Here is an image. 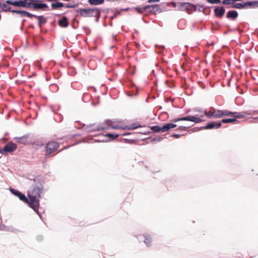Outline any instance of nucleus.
Masks as SVG:
<instances>
[{
	"label": "nucleus",
	"instance_id": "obj_1",
	"mask_svg": "<svg viewBox=\"0 0 258 258\" xmlns=\"http://www.w3.org/2000/svg\"><path fill=\"white\" fill-rule=\"evenodd\" d=\"M40 0H7L6 3L17 7L32 8L34 10H46L48 6L46 4L40 3Z\"/></svg>",
	"mask_w": 258,
	"mask_h": 258
},
{
	"label": "nucleus",
	"instance_id": "obj_2",
	"mask_svg": "<svg viewBox=\"0 0 258 258\" xmlns=\"http://www.w3.org/2000/svg\"><path fill=\"white\" fill-rule=\"evenodd\" d=\"M42 192V187L40 184L34 186L28 192V205L35 212L38 213L39 207V199Z\"/></svg>",
	"mask_w": 258,
	"mask_h": 258
},
{
	"label": "nucleus",
	"instance_id": "obj_3",
	"mask_svg": "<svg viewBox=\"0 0 258 258\" xmlns=\"http://www.w3.org/2000/svg\"><path fill=\"white\" fill-rule=\"evenodd\" d=\"M204 114L209 118H218L222 117L224 115H232L236 114L228 110H218L214 107H211L208 111H204Z\"/></svg>",
	"mask_w": 258,
	"mask_h": 258
},
{
	"label": "nucleus",
	"instance_id": "obj_4",
	"mask_svg": "<svg viewBox=\"0 0 258 258\" xmlns=\"http://www.w3.org/2000/svg\"><path fill=\"white\" fill-rule=\"evenodd\" d=\"M80 17H95L99 19L101 12L97 8L79 9L76 10Z\"/></svg>",
	"mask_w": 258,
	"mask_h": 258
},
{
	"label": "nucleus",
	"instance_id": "obj_5",
	"mask_svg": "<svg viewBox=\"0 0 258 258\" xmlns=\"http://www.w3.org/2000/svg\"><path fill=\"white\" fill-rule=\"evenodd\" d=\"M205 115H206L204 114V112H202L200 115H197L196 116L189 115L180 118H175L173 120V121L174 122H176L179 121H190L195 123H200L205 120L201 118L203 117Z\"/></svg>",
	"mask_w": 258,
	"mask_h": 258
},
{
	"label": "nucleus",
	"instance_id": "obj_6",
	"mask_svg": "<svg viewBox=\"0 0 258 258\" xmlns=\"http://www.w3.org/2000/svg\"><path fill=\"white\" fill-rule=\"evenodd\" d=\"M258 7V2H243L242 3H234L232 8L238 9H246L251 8Z\"/></svg>",
	"mask_w": 258,
	"mask_h": 258
},
{
	"label": "nucleus",
	"instance_id": "obj_7",
	"mask_svg": "<svg viewBox=\"0 0 258 258\" xmlns=\"http://www.w3.org/2000/svg\"><path fill=\"white\" fill-rule=\"evenodd\" d=\"M59 146V144L55 141L49 142L45 146V156H49L56 151Z\"/></svg>",
	"mask_w": 258,
	"mask_h": 258
},
{
	"label": "nucleus",
	"instance_id": "obj_8",
	"mask_svg": "<svg viewBox=\"0 0 258 258\" xmlns=\"http://www.w3.org/2000/svg\"><path fill=\"white\" fill-rule=\"evenodd\" d=\"M233 113H236V115H224V116H230L231 118L222 119L221 122L224 123H231L237 121V118H244L243 115H241V112H232Z\"/></svg>",
	"mask_w": 258,
	"mask_h": 258
},
{
	"label": "nucleus",
	"instance_id": "obj_9",
	"mask_svg": "<svg viewBox=\"0 0 258 258\" xmlns=\"http://www.w3.org/2000/svg\"><path fill=\"white\" fill-rule=\"evenodd\" d=\"M120 122H112L111 121H110L109 123H108V125L113 129H119V128H122V129H135L138 127L137 126L135 125V124H133L131 126L127 127V126H122L120 125Z\"/></svg>",
	"mask_w": 258,
	"mask_h": 258
},
{
	"label": "nucleus",
	"instance_id": "obj_10",
	"mask_svg": "<svg viewBox=\"0 0 258 258\" xmlns=\"http://www.w3.org/2000/svg\"><path fill=\"white\" fill-rule=\"evenodd\" d=\"M11 191L14 195L18 197L21 201L28 204V203H29L28 199L24 194H22L20 191L13 188L11 189Z\"/></svg>",
	"mask_w": 258,
	"mask_h": 258
},
{
	"label": "nucleus",
	"instance_id": "obj_11",
	"mask_svg": "<svg viewBox=\"0 0 258 258\" xmlns=\"http://www.w3.org/2000/svg\"><path fill=\"white\" fill-rule=\"evenodd\" d=\"M17 148V145L13 142H9L6 145L4 148L3 151L7 153H11L15 151Z\"/></svg>",
	"mask_w": 258,
	"mask_h": 258
},
{
	"label": "nucleus",
	"instance_id": "obj_12",
	"mask_svg": "<svg viewBox=\"0 0 258 258\" xmlns=\"http://www.w3.org/2000/svg\"><path fill=\"white\" fill-rule=\"evenodd\" d=\"M222 125L221 122H211L208 123L205 127V129L211 130L213 128H220Z\"/></svg>",
	"mask_w": 258,
	"mask_h": 258
},
{
	"label": "nucleus",
	"instance_id": "obj_13",
	"mask_svg": "<svg viewBox=\"0 0 258 258\" xmlns=\"http://www.w3.org/2000/svg\"><path fill=\"white\" fill-rule=\"evenodd\" d=\"M12 13L13 14H20L21 16H25L29 17L30 18H33V16H34V15H33L27 11H20V10H13L12 11Z\"/></svg>",
	"mask_w": 258,
	"mask_h": 258
},
{
	"label": "nucleus",
	"instance_id": "obj_14",
	"mask_svg": "<svg viewBox=\"0 0 258 258\" xmlns=\"http://www.w3.org/2000/svg\"><path fill=\"white\" fill-rule=\"evenodd\" d=\"M225 12V11L223 7H216L214 9L215 15L218 18H222Z\"/></svg>",
	"mask_w": 258,
	"mask_h": 258
},
{
	"label": "nucleus",
	"instance_id": "obj_15",
	"mask_svg": "<svg viewBox=\"0 0 258 258\" xmlns=\"http://www.w3.org/2000/svg\"><path fill=\"white\" fill-rule=\"evenodd\" d=\"M58 24L59 26L61 27H67L69 25V21L68 18L66 16H63L61 19H60Z\"/></svg>",
	"mask_w": 258,
	"mask_h": 258
},
{
	"label": "nucleus",
	"instance_id": "obj_16",
	"mask_svg": "<svg viewBox=\"0 0 258 258\" xmlns=\"http://www.w3.org/2000/svg\"><path fill=\"white\" fill-rule=\"evenodd\" d=\"M177 125L174 123H166L162 126V132H166L168 131L170 129L176 127Z\"/></svg>",
	"mask_w": 258,
	"mask_h": 258
},
{
	"label": "nucleus",
	"instance_id": "obj_17",
	"mask_svg": "<svg viewBox=\"0 0 258 258\" xmlns=\"http://www.w3.org/2000/svg\"><path fill=\"white\" fill-rule=\"evenodd\" d=\"M177 125L174 123H166L162 126V132H166L168 131L170 129L176 127Z\"/></svg>",
	"mask_w": 258,
	"mask_h": 258
},
{
	"label": "nucleus",
	"instance_id": "obj_18",
	"mask_svg": "<svg viewBox=\"0 0 258 258\" xmlns=\"http://www.w3.org/2000/svg\"><path fill=\"white\" fill-rule=\"evenodd\" d=\"M238 16V13L236 11H230L227 13L226 17L228 19H235Z\"/></svg>",
	"mask_w": 258,
	"mask_h": 258
},
{
	"label": "nucleus",
	"instance_id": "obj_19",
	"mask_svg": "<svg viewBox=\"0 0 258 258\" xmlns=\"http://www.w3.org/2000/svg\"><path fill=\"white\" fill-rule=\"evenodd\" d=\"M34 18H37L38 20V25L39 27H41L42 24H45L47 22L46 19L43 16H33Z\"/></svg>",
	"mask_w": 258,
	"mask_h": 258
},
{
	"label": "nucleus",
	"instance_id": "obj_20",
	"mask_svg": "<svg viewBox=\"0 0 258 258\" xmlns=\"http://www.w3.org/2000/svg\"><path fill=\"white\" fill-rule=\"evenodd\" d=\"M65 6V4H63L61 2H57L55 3H52L51 5V8L52 9H57L60 8L64 7Z\"/></svg>",
	"mask_w": 258,
	"mask_h": 258
},
{
	"label": "nucleus",
	"instance_id": "obj_21",
	"mask_svg": "<svg viewBox=\"0 0 258 258\" xmlns=\"http://www.w3.org/2000/svg\"><path fill=\"white\" fill-rule=\"evenodd\" d=\"M2 11L5 12H12L13 10H12V8L10 6L8 5L7 3H3L2 6L1 7Z\"/></svg>",
	"mask_w": 258,
	"mask_h": 258
},
{
	"label": "nucleus",
	"instance_id": "obj_22",
	"mask_svg": "<svg viewBox=\"0 0 258 258\" xmlns=\"http://www.w3.org/2000/svg\"><path fill=\"white\" fill-rule=\"evenodd\" d=\"M258 114V110H248L241 113V115H243L244 117L247 115H253Z\"/></svg>",
	"mask_w": 258,
	"mask_h": 258
},
{
	"label": "nucleus",
	"instance_id": "obj_23",
	"mask_svg": "<svg viewBox=\"0 0 258 258\" xmlns=\"http://www.w3.org/2000/svg\"><path fill=\"white\" fill-rule=\"evenodd\" d=\"M88 2L91 5H99L103 4L104 0H88Z\"/></svg>",
	"mask_w": 258,
	"mask_h": 258
},
{
	"label": "nucleus",
	"instance_id": "obj_24",
	"mask_svg": "<svg viewBox=\"0 0 258 258\" xmlns=\"http://www.w3.org/2000/svg\"><path fill=\"white\" fill-rule=\"evenodd\" d=\"M28 136H24L22 137L17 138V142L19 143L26 144L27 143Z\"/></svg>",
	"mask_w": 258,
	"mask_h": 258
},
{
	"label": "nucleus",
	"instance_id": "obj_25",
	"mask_svg": "<svg viewBox=\"0 0 258 258\" xmlns=\"http://www.w3.org/2000/svg\"><path fill=\"white\" fill-rule=\"evenodd\" d=\"M151 6H148V5L146 6L143 8L136 7L135 10H136L138 13L140 14H142L145 10L150 9Z\"/></svg>",
	"mask_w": 258,
	"mask_h": 258
},
{
	"label": "nucleus",
	"instance_id": "obj_26",
	"mask_svg": "<svg viewBox=\"0 0 258 258\" xmlns=\"http://www.w3.org/2000/svg\"><path fill=\"white\" fill-rule=\"evenodd\" d=\"M145 240L144 243L148 246H150L152 242V238L149 235H146L144 236Z\"/></svg>",
	"mask_w": 258,
	"mask_h": 258
},
{
	"label": "nucleus",
	"instance_id": "obj_27",
	"mask_svg": "<svg viewBox=\"0 0 258 258\" xmlns=\"http://www.w3.org/2000/svg\"><path fill=\"white\" fill-rule=\"evenodd\" d=\"M151 130L155 133H159L160 132H162V127L158 126V125H155L151 127Z\"/></svg>",
	"mask_w": 258,
	"mask_h": 258
},
{
	"label": "nucleus",
	"instance_id": "obj_28",
	"mask_svg": "<svg viewBox=\"0 0 258 258\" xmlns=\"http://www.w3.org/2000/svg\"><path fill=\"white\" fill-rule=\"evenodd\" d=\"M79 6L78 3L76 4H72V3H69L65 4V6L64 7L67 8H75L78 7Z\"/></svg>",
	"mask_w": 258,
	"mask_h": 258
},
{
	"label": "nucleus",
	"instance_id": "obj_29",
	"mask_svg": "<svg viewBox=\"0 0 258 258\" xmlns=\"http://www.w3.org/2000/svg\"><path fill=\"white\" fill-rule=\"evenodd\" d=\"M234 2L233 0H223L222 1V4L224 5H232L234 4Z\"/></svg>",
	"mask_w": 258,
	"mask_h": 258
},
{
	"label": "nucleus",
	"instance_id": "obj_30",
	"mask_svg": "<svg viewBox=\"0 0 258 258\" xmlns=\"http://www.w3.org/2000/svg\"><path fill=\"white\" fill-rule=\"evenodd\" d=\"M148 6H151L150 8H152L153 10H155L156 11H158L160 9V7L158 5H148Z\"/></svg>",
	"mask_w": 258,
	"mask_h": 258
},
{
	"label": "nucleus",
	"instance_id": "obj_31",
	"mask_svg": "<svg viewBox=\"0 0 258 258\" xmlns=\"http://www.w3.org/2000/svg\"><path fill=\"white\" fill-rule=\"evenodd\" d=\"M106 137L112 138L113 139H114L117 138L119 136V135L116 134H107L106 135Z\"/></svg>",
	"mask_w": 258,
	"mask_h": 258
},
{
	"label": "nucleus",
	"instance_id": "obj_32",
	"mask_svg": "<svg viewBox=\"0 0 258 258\" xmlns=\"http://www.w3.org/2000/svg\"><path fill=\"white\" fill-rule=\"evenodd\" d=\"M190 126H180L178 127V130H186L189 128Z\"/></svg>",
	"mask_w": 258,
	"mask_h": 258
},
{
	"label": "nucleus",
	"instance_id": "obj_33",
	"mask_svg": "<svg viewBox=\"0 0 258 258\" xmlns=\"http://www.w3.org/2000/svg\"><path fill=\"white\" fill-rule=\"evenodd\" d=\"M104 129V127H95L93 128V131H99V130H103Z\"/></svg>",
	"mask_w": 258,
	"mask_h": 258
},
{
	"label": "nucleus",
	"instance_id": "obj_34",
	"mask_svg": "<svg viewBox=\"0 0 258 258\" xmlns=\"http://www.w3.org/2000/svg\"><path fill=\"white\" fill-rule=\"evenodd\" d=\"M181 136V135L176 134H174L172 135V137H174L177 139L179 138Z\"/></svg>",
	"mask_w": 258,
	"mask_h": 258
},
{
	"label": "nucleus",
	"instance_id": "obj_35",
	"mask_svg": "<svg viewBox=\"0 0 258 258\" xmlns=\"http://www.w3.org/2000/svg\"><path fill=\"white\" fill-rule=\"evenodd\" d=\"M159 2V0H149L148 3H155V2Z\"/></svg>",
	"mask_w": 258,
	"mask_h": 258
},
{
	"label": "nucleus",
	"instance_id": "obj_36",
	"mask_svg": "<svg viewBox=\"0 0 258 258\" xmlns=\"http://www.w3.org/2000/svg\"><path fill=\"white\" fill-rule=\"evenodd\" d=\"M0 153L3 154H6L5 151H3V149H0Z\"/></svg>",
	"mask_w": 258,
	"mask_h": 258
},
{
	"label": "nucleus",
	"instance_id": "obj_37",
	"mask_svg": "<svg viewBox=\"0 0 258 258\" xmlns=\"http://www.w3.org/2000/svg\"><path fill=\"white\" fill-rule=\"evenodd\" d=\"M3 3H1L0 2V8H1L2 6V5H3Z\"/></svg>",
	"mask_w": 258,
	"mask_h": 258
},
{
	"label": "nucleus",
	"instance_id": "obj_38",
	"mask_svg": "<svg viewBox=\"0 0 258 258\" xmlns=\"http://www.w3.org/2000/svg\"><path fill=\"white\" fill-rule=\"evenodd\" d=\"M258 119V117L254 118V119Z\"/></svg>",
	"mask_w": 258,
	"mask_h": 258
}]
</instances>
